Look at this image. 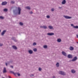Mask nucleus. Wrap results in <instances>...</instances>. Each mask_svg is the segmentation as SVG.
I'll use <instances>...</instances> for the list:
<instances>
[{
  "mask_svg": "<svg viewBox=\"0 0 78 78\" xmlns=\"http://www.w3.org/2000/svg\"><path fill=\"white\" fill-rule=\"evenodd\" d=\"M18 12L17 11V10H13V12L14 15H20L21 14V8L20 7H18Z\"/></svg>",
  "mask_w": 78,
  "mask_h": 78,
  "instance_id": "nucleus-1",
  "label": "nucleus"
},
{
  "mask_svg": "<svg viewBox=\"0 0 78 78\" xmlns=\"http://www.w3.org/2000/svg\"><path fill=\"white\" fill-rule=\"evenodd\" d=\"M64 17H65V19H72V17L71 16H65L64 15L63 16Z\"/></svg>",
  "mask_w": 78,
  "mask_h": 78,
  "instance_id": "nucleus-2",
  "label": "nucleus"
},
{
  "mask_svg": "<svg viewBox=\"0 0 78 78\" xmlns=\"http://www.w3.org/2000/svg\"><path fill=\"white\" fill-rule=\"evenodd\" d=\"M77 59H78V58H77V57L75 56L71 60V61L74 62V61H76Z\"/></svg>",
  "mask_w": 78,
  "mask_h": 78,
  "instance_id": "nucleus-3",
  "label": "nucleus"
},
{
  "mask_svg": "<svg viewBox=\"0 0 78 78\" xmlns=\"http://www.w3.org/2000/svg\"><path fill=\"white\" fill-rule=\"evenodd\" d=\"M59 74L62 75H66V73H64V72L60 71L59 72Z\"/></svg>",
  "mask_w": 78,
  "mask_h": 78,
  "instance_id": "nucleus-4",
  "label": "nucleus"
},
{
  "mask_svg": "<svg viewBox=\"0 0 78 78\" xmlns=\"http://www.w3.org/2000/svg\"><path fill=\"white\" fill-rule=\"evenodd\" d=\"M7 3H8L6 1H4L2 2L1 5L2 6H4L5 5H7Z\"/></svg>",
  "mask_w": 78,
  "mask_h": 78,
  "instance_id": "nucleus-5",
  "label": "nucleus"
},
{
  "mask_svg": "<svg viewBox=\"0 0 78 78\" xmlns=\"http://www.w3.org/2000/svg\"><path fill=\"white\" fill-rule=\"evenodd\" d=\"M6 30H3L1 34V36H4V34H5V33H6Z\"/></svg>",
  "mask_w": 78,
  "mask_h": 78,
  "instance_id": "nucleus-6",
  "label": "nucleus"
},
{
  "mask_svg": "<svg viewBox=\"0 0 78 78\" xmlns=\"http://www.w3.org/2000/svg\"><path fill=\"white\" fill-rule=\"evenodd\" d=\"M68 58H73V56L71 54H69L68 55Z\"/></svg>",
  "mask_w": 78,
  "mask_h": 78,
  "instance_id": "nucleus-7",
  "label": "nucleus"
},
{
  "mask_svg": "<svg viewBox=\"0 0 78 78\" xmlns=\"http://www.w3.org/2000/svg\"><path fill=\"white\" fill-rule=\"evenodd\" d=\"M28 52L29 54H30V55H31V54H33V51L32 50H29L28 51Z\"/></svg>",
  "mask_w": 78,
  "mask_h": 78,
  "instance_id": "nucleus-8",
  "label": "nucleus"
},
{
  "mask_svg": "<svg viewBox=\"0 0 78 78\" xmlns=\"http://www.w3.org/2000/svg\"><path fill=\"white\" fill-rule=\"evenodd\" d=\"M62 53L63 55L65 56H67V53L64 51H62Z\"/></svg>",
  "mask_w": 78,
  "mask_h": 78,
  "instance_id": "nucleus-9",
  "label": "nucleus"
},
{
  "mask_svg": "<svg viewBox=\"0 0 78 78\" xmlns=\"http://www.w3.org/2000/svg\"><path fill=\"white\" fill-rule=\"evenodd\" d=\"M47 35L48 36H53V35H55V34L54 33H48L47 34Z\"/></svg>",
  "mask_w": 78,
  "mask_h": 78,
  "instance_id": "nucleus-10",
  "label": "nucleus"
},
{
  "mask_svg": "<svg viewBox=\"0 0 78 78\" xmlns=\"http://www.w3.org/2000/svg\"><path fill=\"white\" fill-rule=\"evenodd\" d=\"M12 48L13 49H14V50H17V47H16L15 45L12 46Z\"/></svg>",
  "mask_w": 78,
  "mask_h": 78,
  "instance_id": "nucleus-11",
  "label": "nucleus"
},
{
  "mask_svg": "<svg viewBox=\"0 0 78 78\" xmlns=\"http://www.w3.org/2000/svg\"><path fill=\"white\" fill-rule=\"evenodd\" d=\"M71 72L72 73H76V71H75L74 69H73L71 70Z\"/></svg>",
  "mask_w": 78,
  "mask_h": 78,
  "instance_id": "nucleus-12",
  "label": "nucleus"
},
{
  "mask_svg": "<svg viewBox=\"0 0 78 78\" xmlns=\"http://www.w3.org/2000/svg\"><path fill=\"white\" fill-rule=\"evenodd\" d=\"M16 75H17L18 76H20V74L19 73H16L15 74V76H16Z\"/></svg>",
  "mask_w": 78,
  "mask_h": 78,
  "instance_id": "nucleus-13",
  "label": "nucleus"
},
{
  "mask_svg": "<svg viewBox=\"0 0 78 78\" xmlns=\"http://www.w3.org/2000/svg\"><path fill=\"white\" fill-rule=\"evenodd\" d=\"M66 0H63L62 2V5H64L66 4Z\"/></svg>",
  "mask_w": 78,
  "mask_h": 78,
  "instance_id": "nucleus-14",
  "label": "nucleus"
},
{
  "mask_svg": "<svg viewBox=\"0 0 78 78\" xmlns=\"http://www.w3.org/2000/svg\"><path fill=\"white\" fill-rule=\"evenodd\" d=\"M69 50H74V48L72 46H71L69 47Z\"/></svg>",
  "mask_w": 78,
  "mask_h": 78,
  "instance_id": "nucleus-15",
  "label": "nucleus"
},
{
  "mask_svg": "<svg viewBox=\"0 0 78 78\" xmlns=\"http://www.w3.org/2000/svg\"><path fill=\"white\" fill-rule=\"evenodd\" d=\"M48 28H49L50 30H52V29H53V27L51 26H49L48 27Z\"/></svg>",
  "mask_w": 78,
  "mask_h": 78,
  "instance_id": "nucleus-16",
  "label": "nucleus"
},
{
  "mask_svg": "<svg viewBox=\"0 0 78 78\" xmlns=\"http://www.w3.org/2000/svg\"><path fill=\"white\" fill-rule=\"evenodd\" d=\"M26 9H28L29 10H30L31 8L29 6H27L25 8Z\"/></svg>",
  "mask_w": 78,
  "mask_h": 78,
  "instance_id": "nucleus-17",
  "label": "nucleus"
},
{
  "mask_svg": "<svg viewBox=\"0 0 78 78\" xmlns=\"http://www.w3.org/2000/svg\"><path fill=\"white\" fill-rule=\"evenodd\" d=\"M6 68L4 67L3 70V73H6Z\"/></svg>",
  "mask_w": 78,
  "mask_h": 78,
  "instance_id": "nucleus-18",
  "label": "nucleus"
},
{
  "mask_svg": "<svg viewBox=\"0 0 78 78\" xmlns=\"http://www.w3.org/2000/svg\"><path fill=\"white\" fill-rule=\"evenodd\" d=\"M56 65L57 67H59V62H57Z\"/></svg>",
  "mask_w": 78,
  "mask_h": 78,
  "instance_id": "nucleus-19",
  "label": "nucleus"
},
{
  "mask_svg": "<svg viewBox=\"0 0 78 78\" xmlns=\"http://www.w3.org/2000/svg\"><path fill=\"white\" fill-rule=\"evenodd\" d=\"M58 42H61V39L60 38L58 39L57 40Z\"/></svg>",
  "mask_w": 78,
  "mask_h": 78,
  "instance_id": "nucleus-20",
  "label": "nucleus"
},
{
  "mask_svg": "<svg viewBox=\"0 0 78 78\" xmlns=\"http://www.w3.org/2000/svg\"><path fill=\"white\" fill-rule=\"evenodd\" d=\"M3 11L4 12H7L8 11V9L6 8L4 9H3Z\"/></svg>",
  "mask_w": 78,
  "mask_h": 78,
  "instance_id": "nucleus-21",
  "label": "nucleus"
},
{
  "mask_svg": "<svg viewBox=\"0 0 78 78\" xmlns=\"http://www.w3.org/2000/svg\"><path fill=\"white\" fill-rule=\"evenodd\" d=\"M19 24L21 25V26H23V23L22 22H20Z\"/></svg>",
  "mask_w": 78,
  "mask_h": 78,
  "instance_id": "nucleus-22",
  "label": "nucleus"
},
{
  "mask_svg": "<svg viewBox=\"0 0 78 78\" xmlns=\"http://www.w3.org/2000/svg\"><path fill=\"white\" fill-rule=\"evenodd\" d=\"M73 27L74 28H76V29H78V26H74Z\"/></svg>",
  "mask_w": 78,
  "mask_h": 78,
  "instance_id": "nucleus-23",
  "label": "nucleus"
},
{
  "mask_svg": "<svg viewBox=\"0 0 78 78\" xmlns=\"http://www.w3.org/2000/svg\"><path fill=\"white\" fill-rule=\"evenodd\" d=\"M44 48H47L48 46L47 45H44L43 46Z\"/></svg>",
  "mask_w": 78,
  "mask_h": 78,
  "instance_id": "nucleus-24",
  "label": "nucleus"
},
{
  "mask_svg": "<svg viewBox=\"0 0 78 78\" xmlns=\"http://www.w3.org/2000/svg\"><path fill=\"white\" fill-rule=\"evenodd\" d=\"M43 28L44 29H47V27L46 26H43Z\"/></svg>",
  "mask_w": 78,
  "mask_h": 78,
  "instance_id": "nucleus-25",
  "label": "nucleus"
},
{
  "mask_svg": "<svg viewBox=\"0 0 78 78\" xmlns=\"http://www.w3.org/2000/svg\"><path fill=\"white\" fill-rule=\"evenodd\" d=\"M9 72H10V73L13 74L14 75H15V73H14V72L12 71H9Z\"/></svg>",
  "mask_w": 78,
  "mask_h": 78,
  "instance_id": "nucleus-26",
  "label": "nucleus"
},
{
  "mask_svg": "<svg viewBox=\"0 0 78 78\" xmlns=\"http://www.w3.org/2000/svg\"><path fill=\"white\" fill-rule=\"evenodd\" d=\"M11 3L12 4H14V3H15V2L13 1H11Z\"/></svg>",
  "mask_w": 78,
  "mask_h": 78,
  "instance_id": "nucleus-27",
  "label": "nucleus"
},
{
  "mask_svg": "<svg viewBox=\"0 0 78 78\" xmlns=\"http://www.w3.org/2000/svg\"><path fill=\"white\" fill-rule=\"evenodd\" d=\"M33 50L34 51H37V48H35L33 49Z\"/></svg>",
  "mask_w": 78,
  "mask_h": 78,
  "instance_id": "nucleus-28",
  "label": "nucleus"
},
{
  "mask_svg": "<svg viewBox=\"0 0 78 78\" xmlns=\"http://www.w3.org/2000/svg\"><path fill=\"white\" fill-rule=\"evenodd\" d=\"M0 19H4V17L2 16H0Z\"/></svg>",
  "mask_w": 78,
  "mask_h": 78,
  "instance_id": "nucleus-29",
  "label": "nucleus"
},
{
  "mask_svg": "<svg viewBox=\"0 0 78 78\" xmlns=\"http://www.w3.org/2000/svg\"><path fill=\"white\" fill-rule=\"evenodd\" d=\"M33 45L34 46V45H36V42H34L33 43Z\"/></svg>",
  "mask_w": 78,
  "mask_h": 78,
  "instance_id": "nucleus-30",
  "label": "nucleus"
},
{
  "mask_svg": "<svg viewBox=\"0 0 78 78\" xmlns=\"http://www.w3.org/2000/svg\"><path fill=\"white\" fill-rule=\"evenodd\" d=\"M38 70H39V71H41V70H42V68H41L40 67L38 69Z\"/></svg>",
  "mask_w": 78,
  "mask_h": 78,
  "instance_id": "nucleus-31",
  "label": "nucleus"
},
{
  "mask_svg": "<svg viewBox=\"0 0 78 78\" xmlns=\"http://www.w3.org/2000/svg\"><path fill=\"white\" fill-rule=\"evenodd\" d=\"M46 17L48 19H49V18H50V16H49V15H48L46 16Z\"/></svg>",
  "mask_w": 78,
  "mask_h": 78,
  "instance_id": "nucleus-32",
  "label": "nucleus"
},
{
  "mask_svg": "<svg viewBox=\"0 0 78 78\" xmlns=\"http://www.w3.org/2000/svg\"><path fill=\"white\" fill-rule=\"evenodd\" d=\"M15 37H13L12 38V40H13V41L15 39Z\"/></svg>",
  "mask_w": 78,
  "mask_h": 78,
  "instance_id": "nucleus-33",
  "label": "nucleus"
},
{
  "mask_svg": "<svg viewBox=\"0 0 78 78\" xmlns=\"http://www.w3.org/2000/svg\"><path fill=\"white\" fill-rule=\"evenodd\" d=\"M55 11V9H54V8H52L51 9V11Z\"/></svg>",
  "mask_w": 78,
  "mask_h": 78,
  "instance_id": "nucleus-34",
  "label": "nucleus"
},
{
  "mask_svg": "<svg viewBox=\"0 0 78 78\" xmlns=\"http://www.w3.org/2000/svg\"><path fill=\"white\" fill-rule=\"evenodd\" d=\"M34 76V75L33 74H31L30 75V77H31L32 76Z\"/></svg>",
  "mask_w": 78,
  "mask_h": 78,
  "instance_id": "nucleus-35",
  "label": "nucleus"
},
{
  "mask_svg": "<svg viewBox=\"0 0 78 78\" xmlns=\"http://www.w3.org/2000/svg\"><path fill=\"white\" fill-rule=\"evenodd\" d=\"M33 13V12L32 11H31L29 12V14H32Z\"/></svg>",
  "mask_w": 78,
  "mask_h": 78,
  "instance_id": "nucleus-36",
  "label": "nucleus"
},
{
  "mask_svg": "<svg viewBox=\"0 0 78 78\" xmlns=\"http://www.w3.org/2000/svg\"><path fill=\"white\" fill-rule=\"evenodd\" d=\"M3 46V44L0 43V47H2Z\"/></svg>",
  "mask_w": 78,
  "mask_h": 78,
  "instance_id": "nucleus-37",
  "label": "nucleus"
},
{
  "mask_svg": "<svg viewBox=\"0 0 78 78\" xmlns=\"http://www.w3.org/2000/svg\"><path fill=\"white\" fill-rule=\"evenodd\" d=\"M13 41H15V42H17V40H16V39H15Z\"/></svg>",
  "mask_w": 78,
  "mask_h": 78,
  "instance_id": "nucleus-38",
  "label": "nucleus"
},
{
  "mask_svg": "<svg viewBox=\"0 0 78 78\" xmlns=\"http://www.w3.org/2000/svg\"><path fill=\"white\" fill-rule=\"evenodd\" d=\"M10 67H11V68H12V69H13V68H14V67H13V66H11Z\"/></svg>",
  "mask_w": 78,
  "mask_h": 78,
  "instance_id": "nucleus-39",
  "label": "nucleus"
},
{
  "mask_svg": "<svg viewBox=\"0 0 78 78\" xmlns=\"http://www.w3.org/2000/svg\"><path fill=\"white\" fill-rule=\"evenodd\" d=\"M58 8H59V9H62V7H58Z\"/></svg>",
  "mask_w": 78,
  "mask_h": 78,
  "instance_id": "nucleus-40",
  "label": "nucleus"
},
{
  "mask_svg": "<svg viewBox=\"0 0 78 78\" xmlns=\"http://www.w3.org/2000/svg\"><path fill=\"white\" fill-rule=\"evenodd\" d=\"M71 26H72V27H73L74 26V25L73 24H71Z\"/></svg>",
  "mask_w": 78,
  "mask_h": 78,
  "instance_id": "nucleus-41",
  "label": "nucleus"
},
{
  "mask_svg": "<svg viewBox=\"0 0 78 78\" xmlns=\"http://www.w3.org/2000/svg\"><path fill=\"white\" fill-rule=\"evenodd\" d=\"M43 26H40V28H43Z\"/></svg>",
  "mask_w": 78,
  "mask_h": 78,
  "instance_id": "nucleus-42",
  "label": "nucleus"
},
{
  "mask_svg": "<svg viewBox=\"0 0 78 78\" xmlns=\"http://www.w3.org/2000/svg\"><path fill=\"white\" fill-rule=\"evenodd\" d=\"M5 65H6V66H8V64H7V63H5Z\"/></svg>",
  "mask_w": 78,
  "mask_h": 78,
  "instance_id": "nucleus-43",
  "label": "nucleus"
},
{
  "mask_svg": "<svg viewBox=\"0 0 78 78\" xmlns=\"http://www.w3.org/2000/svg\"><path fill=\"white\" fill-rule=\"evenodd\" d=\"M76 36L77 37V38H78V35H76Z\"/></svg>",
  "mask_w": 78,
  "mask_h": 78,
  "instance_id": "nucleus-44",
  "label": "nucleus"
},
{
  "mask_svg": "<svg viewBox=\"0 0 78 78\" xmlns=\"http://www.w3.org/2000/svg\"><path fill=\"white\" fill-rule=\"evenodd\" d=\"M53 78H56V77L55 76H54L53 77Z\"/></svg>",
  "mask_w": 78,
  "mask_h": 78,
  "instance_id": "nucleus-45",
  "label": "nucleus"
},
{
  "mask_svg": "<svg viewBox=\"0 0 78 78\" xmlns=\"http://www.w3.org/2000/svg\"><path fill=\"white\" fill-rule=\"evenodd\" d=\"M13 8H14V7H11V9H12Z\"/></svg>",
  "mask_w": 78,
  "mask_h": 78,
  "instance_id": "nucleus-46",
  "label": "nucleus"
},
{
  "mask_svg": "<svg viewBox=\"0 0 78 78\" xmlns=\"http://www.w3.org/2000/svg\"><path fill=\"white\" fill-rule=\"evenodd\" d=\"M9 78H11V77L10 76H9Z\"/></svg>",
  "mask_w": 78,
  "mask_h": 78,
  "instance_id": "nucleus-47",
  "label": "nucleus"
},
{
  "mask_svg": "<svg viewBox=\"0 0 78 78\" xmlns=\"http://www.w3.org/2000/svg\"><path fill=\"white\" fill-rule=\"evenodd\" d=\"M1 32V30L0 29V33Z\"/></svg>",
  "mask_w": 78,
  "mask_h": 78,
  "instance_id": "nucleus-48",
  "label": "nucleus"
},
{
  "mask_svg": "<svg viewBox=\"0 0 78 78\" xmlns=\"http://www.w3.org/2000/svg\"><path fill=\"white\" fill-rule=\"evenodd\" d=\"M77 44H78V42H77Z\"/></svg>",
  "mask_w": 78,
  "mask_h": 78,
  "instance_id": "nucleus-49",
  "label": "nucleus"
}]
</instances>
